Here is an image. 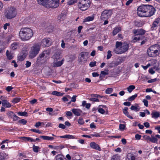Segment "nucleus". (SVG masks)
<instances>
[{
	"label": "nucleus",
	"instance_id": "1",
	"mask_svg": "<svg viewBox=\"0 0 160 160\" xmlns=\"http://www.w3.org/2000/svg\"><path fill=\"white\" fill-rule=\"evenodd\" d=\"M33 32L29 28H22L19 31V36L20 39L25 41L29 40L33 36Z\"/></svg>",
	"mask_w": 160,
	"mask_h": 160
},
{
	"label": "nucleus",
	"instance_id": "2",
	"mask_svg": "<svg viewBox=\"0 0 160 160\" xmlns=\"http://www.w3.org/2000/svg\"><path fill=\"white\" fill-rule=\"evenodd\" d=\"M129 45L127 43H122L121 42L117 41L113 51L116 54H121L127 51Z\"/></svg>",
	"mask_w": 160,
	"mask_h": 160
},
{
	"label": "nucleus",
	"instance_id": "3",
	"mask_svg": "<svg viewBox=\"0 0 160 160\" xmlns=\"http://www.w3.org/2000/svg\"><path fill=\"white\" fill-rule=\"evenodd\" d=\"M38 4L48 8H56L58 7L59 0H37Z\"/></svg>",
	"mask_w": 160,
	"mask_h": 160
},
{
	"label": "nucleus",
	"instance_id": "4",
	"mask_svg": "<svg viewBox=\"0 0 160 160\" xmlns=\"http://www.w3.org/2000/svg\"><path fill=\"white\" fill-rule=\"evenodd\" d=\"M147 52L149 56L151 57L158 56L160 53V45L155 44L151 46L148 50Z\"/></svg>",
	"mask_w": 160,
	"mask_h": 160
},
{
	"label": "nucleus",
	"instance_id": "5",
	"mask_svg": "<svg viewBox=\"0 0 160 160\" xmlns=\"http://www.w3.org/2000/svg\"><path fill=\"white\" fill-rule=\"evenodd\" d=\"M90 6V0H80L78 4V8L83 11L87 10Z\"/></svg>",
	"mask_w": 160,
	"mask_h": 160
},
{
	"label": "nucleus",
	"instance_id": "6",
	"mask_svg": "<svg viewBox=\"0 0 160 160\" xmlns=\"http://www.w3.org/2000/svg\"><path fill=\"white\" fill-rule=\"evenodd\" d=\"M40 49V45L38 43L34 44L31 48L29 52V57L32 59L38 53Z\"/></svg>",
	"mask_w": 160,
	"mask_h": 160
},
{
	"label": "nucleus",
	"instance_id": "7",
	"mask_svg": "<svg viewBox=\"0 0 160 160\" xmlns=\"http://www.w3.org/2000/svg\"><path fill=\"white\" fill-rule=\"evenodd\" d=\"M17 14L15 8L10 7L6 10L5 13V17L8 19H10L15 17Z\"/></svg>",
	"mask_w": 160,
	"mask_h": 160
},
{
	"label": "nucleus",
	"instance_id": "8",
	"mask_svg": "<svg viewBox=\"0 0 160 160\" xmlns=\"http://www.w3.org/2000/svg\"><path fill=\"white\" fill-rule=\"evenodd\" d=\"M50 52L48 50H44L39 55L37 58V61L38 62H43L46 61L49 57Z\"/></svg>",
	"mask_w": 160,
	"mask_h": 160
},
{
	"label": "nucleus",
	"instance_id": "9",
	"mask_svg": "<svg viewBox=\"0 0 160 160\" xmlns=\"http://www.w3.org/2000/svg\"><path fill=\"white\" fill-rule=\"evenodd\" d=\"M147 5H142L137 9V14L141 17H145L147 9Z\"/></svg>",
	"mask_w": 160,
	"mask_h": 160
},
{
	"label": "nucleus",
	"instance_id": "10",
	"mask_svg": "<svg viewBox=\"0 0 160 160\" xmlns=\"http://www.w3.org/2000/svg\"><path fill=\"white\" fill-rule=\"evenodd\" d=\"M89 53L87 52H82L79 54L78 61L81 64L85 63L87 60L89 56Z\"/></svg>",
	"mask_w": 160,
	"mask_h": 160
},
{
	"label": "nucleus",
	"instance_id": "11",
	"mask_svg": "<svg viewBox=\"0 0 160 160\" xmlns=\"http://www.w3.org/2000/svg\"><path fill=\"white\" fill-rule=\"evenodd\" d=\"M112 14V11L111 9H106L103 11L100 17L102 20L108 19L110 18Z\"/></svg>",
	"mask_w": 160,
	"mask_h": 160
},
{
	"label": "nucleus",
	"instance_id": "12",
	"mask_svg": "<svg viewBox=\"0 0 160 160\" xmlns=\"http://www.w3.org/2000/svg\"><path fill=\"white\" fill-rule=\"evenodd\" d=\"M155 11V9L153 6L148 5L145 17H150L152 16L154 14Z\"/></svg>",
	"mask_w": 160,
	"mask_h": 160
},
{
	"label": "nucleus",
	"instance_id": "13",
	"mask_svg": "<svg viewBox=\"0 0 160 160\" xmlns=\"http://www.w3.org/2000/svg\"><path fill=\"white\" fill-rule=\"evenodd\" d=\"M146 31L142 29H135L132 30V32L134 34H136L138 36L142 35L145 33Z\"/></svg>",
	"mask_w": 160,
	"mask_h": 160
},
{
	"label": "nucleus",
	"instance_id": "14",
	"mask_svg": "<svg viewBox=\"0 0 160 160\" xmlns=\"http://www.w3.org/2000/svg\"><path fill=\"white\" fill-rule=\"evenodd\" d=\"M160 22V18H158L156 19L155 21L153 22L152 25L151 29L152 30H154L156 27L158 26V23Z\"/></svg>",
	"mask_w": 160,
	"mask_h": 160
},
{
	"label": "nucleus",
	"instance_id": "15",
	"mask_svg": "<svg viewBox=\"0 0 160 160\" xmlns=\"http://www.w3.org/2000/svg\"><path fill=\"white\" fill-rule=\"evenodd\" d=\"M41 45L43 47H45L50 46L51 44L49 40L47 38H45L42 40Z\"/></svg>",
	"mask_w": 160,
	"mask_h": 160
},
{
	"label": "nucleus",
	"instance_id": "16",
	"mask_svg": "<svg viewBox=\"0 0 160 160\" xmlns=\"http://www.w3.org/2000/svg\"><path fill=\"white\" fill-rule=\"evenodd\" d=\"M73 114L76 116H80L82 113V111L78 108H73L71 110Z\"/></svg>",
	"mask_w": 160,
	"mask_h": 160
},
{
	"label": "nucleus",
	"instance_id": "17",
	"mask_svg": "<svg viewBox=\"0 0 160 160\" xmlns=\"http://www.w3.org/2000/svg\"><path fill=\"white\" fill-rule=\"evenodd\" d=\"M20 44L18 42H14L11 45L10 48L12 50H14L20 48Z\"/></svg>",
	"mask_w": 160,
	"mask_h": 160
},
{
	"label": "nucleus",
	"instance_id": "18",
	"mask_svg": "<svg viewBox=\"0 0 160 160\" xmlns=\"http://www.w3.org/2000/svg\"><path fill=\"white\" fill-rule=\"evenodd\" d=\"M27 55V54L24 52V51H22L20 53V56L18 57V59L20 61H23L26 58Z\"/></svg>",
	"mask_w": 160,
	"mask_h": 160
},
{
	"label": "nucleus",
	"instance_id": "19",
	"mask_svg": "<svg viewBox=\"0 0 160 160\" xmlns=\"http://www.w3.org/2000/svg\"><path fill=\"white\" fill-rule=\"evenodd\" d=\"M91 147L92 148L98 150L99 151L101 150V148L99 146L94 142H92L90 143Z\"/></svg>",
	"mask_w": 160,
	"mask_h": 160
},
{
	"label": "nucleus",
	"instance_id": "20",
	"mask_svg": "<svg viewBox=\"0 0 160 160\" xmlns=\"http://www.w3.org/2000/svg\"><path fill=\"white\" fill-rule=\"evenodd\" d=\"M128 108L127 107H125L124 108V109L122 110V111L123 113L125 114V115L128 118H130V119H133V118L129 114V112L128 111Z\"/></svg>",
	"mask_w": 160,
	"mask_h": 160
},
{
	"label": "nucleus",
	"instance_id": "21",
	"mask_svg": "<svg viewBox=\"0 0 160 160\" xmlns=\"http://www.w3.org/2000/svg\"><path fill=\"white\" fill-rule=\"evenodd\" d=\"M2 105L6 108H9L11 107V105L7 100H4L2 101Z\"/></svg>",
	"mask_w": 160,
	"mask_h": 160
},
{
	"label": "nucleus",
	"instance_id": "22",
	"mask_svg": "<svg viewBox=\"0 0 160 160\" xmlns=\"http://www.w3.org/2000/svg\"><path fill=\"white\" fill-rule=\"evenodd\" d=\"M121 30V28L120 27H115L112 32V34L113 36H115L118 32Z\"/></svg>",
	"mask_w": 160,
	"mask_h": 160
},
{
	"label": "nucleus",
	"instance_id": "23",
	"mask_svg": "<svg viewBox=\"0 0 160 160\" xmlns=\"http://www.w3.org/2000/svg\"><path fill=\"white\" fill-rule=\"evenodd\" d=\"M152 117L154 118H157L159 117L160 113L159 112L156 111H153L151 113Z\"/></svg>",
	"mask_w": 160,
	"mask_h": 160
},
{
	"label": "nucleus",
	"instance_id": "24",
	"mask_svg": "<svg viewBox=\"0 0 160 160\" xmlns=\"http://www.w3.org/2000/svg\"><path fill=\"white\" fill-rule=\"evenodd\" d=\"M133 36L132 37V39L133 42H136L140 40H141V37L139 36H138L136 34Z\"/></svg>",
	"mask_w": 160,
	"mask_h": 160
},
{
	"label": "nucleus",
	"instance_id": "25",
	"mask_svg": "<svg viewBox=\"0 0 160 160\" xmlns=\"http://www.w3.org/2000/svg\"><path fill=\"white\" fill-rule=\"evenodd\" d=\"M134 24L135 26L141 27L143 25L144 23L140 20H136L134 22Z\"/></svg>",
	"mask_w": 160,
	"mask_h": 160
},
{
	"label": "nucleus",
	"instance_id": "26",
	"mask_svg": "<svg viewBox=\"0 0 160 160\" xmlns=\"http://www.w3.org/2000/svg\"><path fill=\"white\" fill-rule=\"evenodd\" d=\"M64 61V59H62V61L56 62L53 63V66L54 67H58L61 66L63 63Z\"/></svg>",
	"mask_w": 160,
	"mask_h": 160
},
{
	"label": "nucleus",
	"instance_id": "27",
	"mask_svg": "<svg viewBox=\"0 0 160 160\" xmlns=\"http://www.w3.org/2000/svg\"><path fill=\"white\" fill-rule=\"evenodd\" d=\"M40 138L44 140L52 141L54 139V138L52 137H49L47 136H42Z\"/></svg>",
	"mask_w": 160,
	"mask_h": 160
},
{
	"label": "nucleus",
	"instance_id": "28",
	"mask_svg": "<svg viewBox=\"0 0 160 160\" xmlns=\"http://www.w3.org/2000/svg\"><path fill=\"white\" fill-rule=\"evenodd\" d=\"M130 109L132 110H134L136 112H138L139 111L140 108L137 104H136L135 106L132 105L130 108Z\"/></svg>",
	"mask_w": 160,
	"mask_h": 160
},
{
	"label": "nucleus",
	"instance_id": "29",
	"mask_svg": "<svg viewBox=\"0 0 160 160\" xmlns=\"http://www.w3.org/2000/svg\"><path fill=\"white\" fill-rule=\"evenodd\" d=\"M56 160H66V158L61 154H58L56 156Z\"/></svg>",
	"mask_w": 160,
	"mask_h": 160
},
{
	"label": "nucleus",
	"instance_id": "30",
	"mask_svg": "<svg viewBox=\"0 0 160 160\" xmlns=\"http://www.w3.org/2000/svg\"><path fill=\"white\" fill-rule=\"evenodd\" d=\"M158 139L156 138L154 136L151 135V137L150 138V140L149 142H150L152 143H157Z\"/></svg>",
	"mask_w": 160,
	"mask_h": 160
},
{
	"label": "nucleus",
	"instance_id": "31",
	"mask_svg": "<svg viewBox=\"0 0 160 160\" xmlns=\"http://www.w3.org/2000/svg\"><path fill=\"white\" fill-rule=\"evenodd\" d=\"M118 65V63L116 61H113L111 62L109 65V67L110 68L115 67Z\"/></svg>",
	"mask_w": 160,
	"mask_h": 160
},
{
	"label": "nucleus",
	"instance_id": "32",
	"mask_svg": "<svg viewBox=\"0 0 160 160\" xmlns=\"http://www.w3.org/2000/svg\"><path fill=\"white\" fill-rule=\"evenodd\" d=\"M60 52H56L53 55V57L54 60L57 61L60 58Z\"/></svg>",
	"mask_w": 160,
	"mask_h": 160
},
{
	"label": "nucleus",
	"instance_id": "33",
	"mask_svg": "<svg viewBox=\"0 0 160 160\" xmlns=\"http://www.w3.org/2000/svg\"><path fill=\"white\" fill-rule=\"evenodd\" d=\"M22 140L24 141H30L31 142H34V139L30 137H23L22 138Z\"/></svg>",
	"mask_w": 160,
	"mask_h": 160
},
{
	"label": "nucleus",
	"instance_id": "34",
	"mask_svg": "<svg viewBox=\"0 0 160 160\" xmlns=\"http://www.w3.org/2000/svg\"><path fill=\"white\" fill-rule=\"evenodd\" d=\"M52 94L57 96H61L63 95L64 93H62L57 91H54L52 92Z\"/></svg>",
	"mask_w": 160,
	"mask_h": 160
},
{
	"label": "nucleus",
	"instance_id": "35",
	"mask_svg": "<svg viewBox=\"0 0 160 160\" xmlns=\"http://www.w3.org/2000/svg\"><path fill=\"white\" fill-rule=\"evenodd\" d=\"M94 19V17L93 16H88L85 18L83 21L84 22H89L92 21Z\"/></svg>",
	"mask_w": 160,
	"mask_h": 160
},
{
	"label": "nucleus",
	"instance_id": "36",
	"mask_svg": "<svg viewBox=\"0 0 160 160\" xmlns=\"http://www.w3.org/2000/svg\"><path fill=\"white\" fill-rule=\"evenodd\" d=\"M120 157L118 154H116L113 156L111 159V160H120Z\"/></svg>",
	"mask_w": 160,
	"mask_h": 160
},
{
	"label": "nucleus",
	"instance_id": "37",
	"mask_svg": "<svg viewBox=\"0 0 160 160\" xmlns=\"http://www.w3.org/2000/svg\"><path fill=\"white\" fill-rule=\"evenodd\" d=\"M127 159L128 160H135V157L134 156L129 154L127 155Z\"/></svg>",
	"mask_w": 160,
	"mask_h": 160
},
{
	"label": "nucleus",
	"instance_id": "38",
	"mask_svg": "<svg viewBox=\"0 0 160 160\" xmlns=\"http://www.w3.org/2000/svg\"><path fill=\"white\" fill-rule=\"evenodd\" d=\"M5 48L4 43L2 41H0V53Z\"/></svg>",
	"mask_w": 160,
	"mask_h": 160
},
{
	"label": "nucleus",
	"instance_id": "39",
	"mask_svg": "<svg viewBox=\"0 0 160 160\" xmlns=\"http://www.w3.org/2000/svg\"><path fill=\"white\" fill-rule=\"evenodd\" d=\"M135 88V87L134 85H130L128 88L127 89L128 92L130 93Z\"/></svg>",
	"mask_w": 160,
	"mask_h": 160
},
{
	"label": "nucleus",
	"instance_id": "40",
	"mask_svg": "<svg viewBox=\"0 0 160 160\" xmlns=\"http://www.w3.org/2000/svg\"><path fill=\"white\" fill-rule=\"evenodd\" d=\"M108 71L109 70L108 69H105L104 71H101V73L102 75L105 77L106 75L108 74Z\"/></svg>",
	"mask_w": 160,
	"mask_h": 160
},
{
	"label": "nucleus",
	"instance_id": "41",
	"mask_svg": "<svg viewBox=\"0 0 160 160\" xmlns=\"http://www.w3.org/2000/svg\"><path fill=\"white\" fill-rule=\"evenodd\" d=\"M113 89L112 88H108L106 90L105 93L106 94H110L113 92Z\"/></svg>",
	"mask_w": 160,
	"mask_h": 160
},
{
	"label": "nucleus",
	"instance_id": "42",
	"mask_svg": "<svg viewBox=\"0 0 160 160\" xmlns=\"http://www.w3.org/2000/svg\"><path fill=\"white\" fill-rule=\"evenodd\" d=\"M137 97V94H135V95L132 96L130 97L129 98L128 100L129 101H132L133 100Z\"/></svg>",
	"mask_w": 160,
	"mask_h": 160
},
{
	"label": "nucleus",
	"instance_id": "43",
	"mask_svg": "<svg viewBox=\"0 0 160 160\" xmlns=\"http://www.w3.org/2000/svg\"><path fill=\"white\" fill-rule=\"evenodd\" d=\"M77 0H68V4L69 5L74 4L76 3Z\"/></svg>",
	"mask_w": 160,
	"mask_h": 160
},
{
	"label": "nucleus",
	"instance_id": "44",
	"mask_svg": "<svg viewBox=\"0 0 160 160\" xmlns=\"http://www.w3.org/2000/svg\"><path fill=\"white\" fill-rule=\"evenodd\" d=\"M7 57L9 60L11 59L12 58V56L11 53H9L8 51L7 50L6 52Z\"/></svg>",
	"mask_w": 160,
	"mask_h": 160
},
{
	"label": "nucleus",
	"instance_id": "45",
	"mask_svg": "<svg viewBox=\"0 0 160 160\" xmlns=\"http://www.w3.org/2000/svg\"><path fill=\"white\" fill-rule=\"evenodd\" d=\"M18 114L21 116H27L28 113L26 112H18Z\"/></svg>",
	"mask_w": 160,
	"mask_h": 160
},
{
	"label": "nucleus",
	"instance_id": "46",
	"mask_svg": "<svg viewBox=\"0 0 160 160\" xmlns=\"http://www.w3.org/2000/svg\"><path fill=\"white\" fill-rule=\"evenodd\" d=\"M5 153H0V160H5Z\"/></svg>",
	"mask_w": 160,
	"mask_h": 160
},
{
	"label": "nucleus",
	"instance_id": "47",
	"mask_svg": "<svg viewBox=\"0 0 160 160\" xmlns=\"http://www.w3.org/2000/svg\"><path fill=\"white\" fill-rule=\"evenodd\" d=\"M91 101L95 102H99V100L98 98H95V97H92L91 98H90L89 99Z\"/></svg>",
	"mask_w": 160,
	"mask_h": 160
},
{
	"label": "nucleus",
	"instance_id": "48",
	"mask_svg": "<svg viewBox=\"0 0 160 160\" xmlns=\"http://www.w3.org/2000/svg\"><path fill=\"white\" fill-rule=\"evenodd\" d=\"M21 98H13L12 100V102L15 103H17L19 102Z\"/></svg>",
	"mask_w": 160,
	"mask_h": 160
},
{
	"label": "nucleus",
	"instance_id": "49",
	"mask_svg": "<svg viewBox=\"0 0 160 160\" xmlns=\"http://www.w3.org/2000/svg\"><path fill=\"white\" fill-rule=\"evenodd\" d=\"M32 148L33 151L36 152H38V149H40L39 147L35 146V145H33Z\"/></svg>",
	"mask_w": 160,
	"mask_h": 160
},
{
	"label": "nucleus",
	"instance_id": "50",
	"mask_svg": "<svg viewBox=\"0 0 160 160\" xmlns=\"http://www.w3.org/2000/svg\"><path fill=\"white\" fill-rule=\"evenodd\" d=\"M111 51L110 50H108V54L107 55V59H110L112 56V54L111 53Z\"/></svg>",
	"mask_w": 160,
	"mask_h": 160
},
{
	"label": "nucleus",
	"instance_id": "51",
	"mask_svg": "<svg viewBox=\"0 0 160 160\" xmlns=\"http://www.w3.org/2000/svg\"><path fill=\"white\" fill-rule=\"evenodd\" d=\"M14 114V113L12 111L8 112L7 113V114L8 115V117L10 118H12Z\"/></svg>",
	"mask_w": 160,
	"mask_h": 160
},
{
	"label": "nucleus",
	"instance_id": "52",
	"mask_svg": "<svg viewBox=\"0 0 160 160\" xmlns=\"http://www.w3.org/2000/svg\"><path fill=\"white\" fill-rule=\"evenodd\" d=\"M78 122L80 125H82L84 123V122L82 118L80 117L78 119Z\"/></svg>",
	"mask_w": 160,
	"mask_h": 160
},
{
	"label": "nucleus",
	"instance_id": "53",
	"mask_svg": "<svg viewBox=\"0 0 160 160\" xmlns=\"http://www.w3.org/2000/svg\"><path fill=\"white\" fill-rule=\"evenodd\" d=\"M91 96L92 97H95V98H102L103 97V96H101L98 94H92L91 95Z\"/></svg>",
	"mask_w": 160,
	"mask_h": 160
},
{
	"label": "nucleus",
	"instance_id": "54",
	"mask_svg": "<svg viewBox=\"0 0 160 160\" xmlns=\"http://www.w3.org/2000/svg\"><path fill=\"white\" fill-rule=\"evenodd\" d=\"M10 24L9 23H6L3 26V28L5 30H6L10 27Z\"/></svg>",
	"mask_w": 160,
	"mask_h": 160
},
{
	"label": "nucleus",
	"instance_id": "55",
	"mask_svg": "<svg viewBox=\"0 0 160 160\" xmlns=\"http://www.w3.org/2000/svg\"><path fill=\"white\" fill-rule=\"evenodd\" d=\"M96 62H91L89 64V66L91 67H93L96 66Z\"/></svg>",
	"mask_w": 160,
	"mask_h": 160
},
{
	"label": "nucleus",
	"instance_id": "56",
	"mask_svg": "<svg viewBox=\"0 0 160 160\" xmlns=\"http://www.w3.org/2000/svg\"><path fill=\"white\" fill-rule=\"evenodd\" d=\"M144 139L146 140H147L148 142H149L150 140V137L147 135H144L143 136Z\"/></svg>",
	"mask_w": 160,
	"mask_h": 160
},
{
	"label": "nucleus",
	"instance_id": "57",
	"mask_svg": "<svg viewBox=\"0 0 160 160\" xmlns=\"http://www.w3.org/2000/svg\"><path fill=\"white\" fill-rule=\"evenodd\" d=\"M151 66V64L150 63L148 64L146 66H144L143 65H142V67L144 69L146 70L147 69L148 67H150Z\"/></svg>",
	"mask_w": 160,
	"mask_h": 160
},
{
	"label": "nucleus",
	"instance_id": "58",
	"mask_svg": "<svg viewBox=\"0 0 160 160\" xmlns=\"http://www.w3.org/2000/svg\"><path fill=\"white\" fill-rule=\"evenodd\" d=\"M13 121H16L18 120L19 118L16 116L15 114H14V115L12 117Z\"/></svg>",
	"mask_w": 160,
	"mask_h": 160
},
{
	"label": "nucleus",
	"instance_id": "59",
	"mask_svg": "<svg viewBox=\"0 0 160 160\" xmlns=\"http://www.w3.org/2000/svg\"><path fill=\"white\" fill-rule=\"evenodd\" d=\"M19 122L20 123H22L23 125H25L26 124L27 121L26 120L24 119H22L19 121Z\"/></svg>",
	"mask_w": 160,
	"mask_h": 160
},
{
	"label": "nucleus",
	"instance_id": "60",
	"mask_svg": "<svg viewBox=\"0 0 160 160\" xmlns=\"http://www.w3.org/2000/svg\"><path fill=\"white\" fill-rule=\"evenodd\" d=\"M98 111L101 114H103L105 112V110L102 108H99L98 109Z\"/></svg>",
	"mask_w": 160,
	"mask_h": 160
},
{
	"label": "nucleus",
	"instance_id": "61",
	"mask_svg": "<svg viewBox=\"0 0 160 160\" xmlns=\"http://www.w3.org/2000/svg\"><path fill=\"white\" fill-rule=\"evenodd\" d=\"M68 139H77L75 136H73L71 135H68Z\"/></svg>",
	"mask_w": 160,
	"mask_h": 160
},
{
	"label": "nucleus",
	"instance_id": "62",
	"mask_svg": "<svg viewBox=\"0 0 160 160\" xmlns=\"http://www.w3.org/2000/svg\"><path fill=\"white\" fill-rule=\"evenodd\" d=\"M76 58V55H71L70 57V60L73 61Z\"/></svg>",
	"mask_w": 160,
	"mask_h": 160
},
{
	"label": "nucleus",
	"instance_id": "63",
	"mask_svg": "<svg viewBox=\"0 0 160 160\" xmlns=\"http://www.w3.org/2000/svg\"><path fill=\"white\" fill-rule=\"evenodd\" d=\"M77 97V96L76 95H74L73 96V97L72 98L71 100V102H74L76 101V98Z\"/></svg>",
	"mask_w": 160,
	"mask_h": 160
},
{
	"label": "nucleus",
	"instance_id": "64",
	"mask_svg": "<svg viewBox=\"0 0 160 160\" xmlns=\"http://www.w3.org/2000/svg\"><path fill=\"white\" fill-rule=\"evenodd\" d=\"M58 127L60 128H62V129H64L66 128L65 126L63 124H62V123H60L58 126Z\"/></svg>",
	"mask_w": 160,
	"mask_h": 160
}]
</instances>
